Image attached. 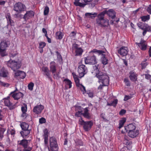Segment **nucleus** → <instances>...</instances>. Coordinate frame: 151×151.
Segmentation results:
<instances>
[{
	"instance_id": "nucleus-33",
	"label": "nucleus",
	"mask_w": 151,
	"mask_h": 151,
	"mask_svg": "<svg viewBox=\"0 0 151 151\" xmlns=\"http://www.w3.org/2000/svg\"><path fill=\"white\" fill-rule=\"evenodd\" d=\"M9 97H8L7 98L5 99L4 100V104L5 105L7 106H10L12 105V104L9 99Z\"/></svg>"
},
{
	"instance_id": "nucleus-39",
	"label": "nucleus",
	"mask_w": 151,
	"mask_h": 151,
	"mask_svg": "<svg viewBox=\"0 0 151 151\" xmlns=\"http://www.w3.org/2000/svg\"><path fill=\"white\" fill-rule=\"evenodd\" d=\"M118 103V100L117 99H115L110 103H108L107 105L108 106H115Z\"/></svg>"
},
{
	"instance_id": "nucleus-27",
	"label": "nucleus",
	"mask_w": 151,
	"mask_h": 151,
	"mask_svg": "<svg viewBox=\"0 0 151 151\" xmlns=\"http://www.w3.org/2000/svg\"><path fill=\"white\" fill-rule=\"evenodd\" d=\"M10 42L9 41H6V40L3 41L1 42L0 48L6 49V48L8 46Z\"/></svg>"
},
{
	"instance_id": "nucleus-42",
	"label": "nucleus",
	"mask_w": 151,
	"mask_h": 151,
	"mask_svg": "<svg viewBox=\"0 0 151 151\" xmlns=\"http://www.w3.org/2000/svg\"><path fill=\"white\" fill-rule=\"evenodd\" d=\"M7 135L8 136V135L10 134L13 137L14 136L15 134V131L14 129H11L10 130L9 129L7 130Z\"/></svg>"
},
{
	"instance_id": "nucleus-44",
	"label": "nucleus",
	"mask_w": 151,
	"mask_h": 151,
	"mask_svg": "<svg viewBox=\"0 0 151 151\" xmlns=\"http://www.w3.org/2000/svg\"><path fill=\"white\" fill-rule=\"evenodd\" d=\"M64 81L65 82V83L68 85L69 86V88H70L72 87V82L71 81L68 79H65L64 80Z\"/></svg>"
},
{
	"instance_id": "nucleus-34",
	"label": "nucleus",
	"mask_w": 151,
	"mask_h": 151,
	"mask_svg": "<svg viewBox=\"0 0 151 151\" xmlns=\"http://www.w3.org/2000/svg\"><path fill=\"white\" fill-rule=\"evenodd\" d=\"M73 74L76 86L77 87L81 84L79 82V80L76 75Z\"/></svg>"
},
{
	"instance_id": "nucleus-15",
	"label": "nucleus",
	"mask_w": 151,
	"mask_h": 151,
	"mask_svg": "<svg viewBox=\"0 0 151 151\" xmlns=\"http://www.w3.org/2000/svg\"><path fill=\"white\" fill-rule=\"evenodd\" d=\"M105 16L107 14V15L112 19L114 18L115 17V12L112 9H109L108 10H104L101 12Z\"/></svg>"
},
{
	"instance_id": "nucleus-11",
	"label": "nucleus",
	"mask_w": 151,
	"mask_h": 151,
	"mask_svg": "<svg viewBox=\"0 0 151 151\" xmlns=\"http://www.w3.org/2000/svg\"><path fill=\"white\" fill-rule=\"evenodd\" d=\"M88 71V70L85 65H81L79 66L78 69V72L79 74V77L81 78L86 74Z\"/></svg>"
},
{
	"instance_id": "nucleus-61",
	"label": "nucleus",
	"mask_w": 151,
	"mask_h": 151,
	"mask_svg": "<svg viewBox=\"0 0 151 151\" xmlns=\"http://www.w3.org/2000/svg\"><path fill=\"white\" fill-rule=\"evenodd\" d=\"M126 112V111L124 109H122L119 112V114L122 115L124 114Z\"/></svg>"
},
{
	"instance_id": "nucleus-5",
	"label": "nucleus",
	"mask_w": 151,
	"mask_h": 151,
	"mask_svg": "<svg viewBox=\"0 0 151 151\" xmlns=\"http://www.w3.org/2000/svg\"><path fill=\"white\" fill-rule=\"evenodd\" d=\"M79 123L83 126V129L86 131H89L93 125V123L92 121L86 122L83 120L81 118L79 119Z\"/></svg>"
},
{
	"instance_id": "nucleus-41",
	"label": "nucleus",
	"mask_w": 151,
	"mask_h": 151,
	"mask_svg": "<svg viewBox=\"0 0 151 151\" xmlns=\"http://www.w3.org/2000/svg\"><path fill=\"white\" fill-rule=\"evenodd\" d=\"M141 18L143 21L146 22L150 19V17L149 15H147V16H143Z\"/></svg>"
},
{
	"instance_id": "nucleus-4",
	"label": "nucleus",
	"mask_w": 151,
	"mask_h": 151,
	"mask_svg": "<svg viewBox=\"0 0 151 151\" xmlns=\"http://www.w3.org/2000/svg\"><path fill=\"white\" fill-rule=\"evenodd\" d=\"M92 52L97 53L99 55H101V60L102 63L104 65H105L108 63V59L106 56V52L104 51L100 50L93 49L91 52Z\"/></svg>"
},
{
	"instance_id": "nucleus-32",
	"label": "nucleus",
	"mask_w": 151,
	"mask_h": 151,
	"mask_svg": "<svg viewBox=\"0 0 151 151\" xmlns=\"http://www.w3.org/2000/svg\"><path fill=\"white\" fill-rule=\"evenodd\" d=\"M97 13H87L85 14V15L86 17L89 18H91L92 19L94 18L95 17L97 16Z\"/></svg>"
},
{
	"instance_id": "nucleus-18",
	"label": "nucleus",
	"mask_w": 151,
	"mask_h": 151,
	"mask_svg": "<svg viewBox=\"0 0 151 151\" xmlns=\"http://www.w3.org/2000/svg\"><path fill=\"white\" fill-rule=\"evenodd\" d=\"M83 109V108L81 106H76L75 107V116L77 117H80L82 115Z\"/></svg>"
},
{
	"instance_id": "nucleus-25",
	"label": "nucleus",
	"mask_w": 151,
	"mask_h": 151,
	"mask_svg": "<svg viewBox=\"0 0 151 151\" xmlns=\"http://www.w3.org/2000/svg\"><path fill=\"white\" fill-rule=\"evenodd\" d=\"M8 75V71L4 68L3 67L1 70L0 76L3 77H6Z\"/></svg>"
},
{
	"instance_id": "nucleus-49",
	"label": "nucleus",
	"mask_w": 151,
	"mask_h": 151,
	"mask_svg": "<svg viewBox=\"0 0 151 151\" xmlns=\"http://www.w3.org/2000/svg\"><path fill=\"white\" fill-rule=\"evenodd\" d=\"M145 76V78L147 80H150L151 79V75L148 74H145L143 75Z\"/></svg>"
},
{
	"instance_id": "nucleus-1",
	"label": "nucleus",
	"mask_w": 151,
	"mask_h": 151,
	"mask_svg": "<svg viewBox=\"0 0 151 151\" xmlns=\"http://www.w3.org/2000/svg\"><path fill=\"white\" fill-rule=\"evenodd\" d=\"M96 22L98 26L101 27H108L109 25V20L104 18V15L101 12L98 15Z\"/></svg>"
},
{
	"instance_id": "nucleus-20",
	"label": "nucleus",
	"mask_w": 151,
	"mask_h": 151,
	"mask_svg": "<svg viewBox=\"0 0 151 151\" xmlns=\"http://www.w3.org/2000/svg\"><path fill=\"white\" fill-rule=\"evenodd\" d=\"M44 109V106L41 105H37L35 106L33 109L34 112L37 114L41 113Z\"/></svg>"
},
{
	"instance_id": "nucleus-35",
	"label": "nucleus",
	"mask_w": 151,
	"mask_h": 151,
	"mask_svg": "<svg viewBox=\"0 0 151 151\" xmlns=\"http://www.w3.org/2000/svg\"><path fill=\"white\" fill-rule=\"evenodd\" d=\"M83 52V50L81 48H78L76 50V55H82Z\"/></svg>"
},
{
	"instance_id": "nucleus-23",
	"label": "nucleus",
	"mask_w": 151,
	"mask_h": 151,
	"mask_svg": "<svg viewBox=\"0 0 151 151\" xmlns=\"http://www.w3.org/2000/svg\"><path fill=\"white\" fill-rule=\"evenodd\" d=\"M125 130L127 132L133 131L136 129L135 125L132 124H130L124 127Z\"/></svg>"
},
{
	"instance_id": "nucleus-59",
	"label": "nucleus",
	"mask_w": 151,
	"mask_h": 151,
	"mask_svg": "<svg viewBox=\"0 0 151 151\" xmlns=\"http://www.w3.org/2000/svg\"><path fill=\"white\" fill-rule=\"evenodd\" d=\"M132 97L131 96H125L124 97V101H127L128 99H131Z\"/></svg>"
},
{
	"instance_id": "nucleus-57",
	"label": "nucleus",
	"mask_w": 151,
	"mask_h": 151,
	"mask_svg": "<svg viewBox=\"0 0 151 151\" xmlns=\"http://www.w3.org/2000/svg\"><path fill=\"white\" fill-rule=\"evenodd\" d=\"M124 144L126 145H129L132 144V142L127 139H125L124 141Z\"/></svg>"
},
{
	"instance_id": "nucleus-6",
	"label": "nucleus",
	"mask_w": 151,
	"mask_h": 151,
	"mask_svg": "<svg viewBox=\"0 0 151 151\" xmlns=\"http://www.w3.org/2000/svg\"><path fill=\"white\" fill-rule=\"evenodd\" d=\"M57 65L54 61L51 62L50 63V71L53 74L54 78L58 79L59 78V72L55 73L57 70Z\"/></svg>"
},
{
	"instance_id": "nucleus-48",
	"label": "nucleus",
	"mask_w": 151,
	"mask_h": 151,
	"mask_svg": "<svg viewBox=\"0 0 151 151\" xmlns=\"http://www.w3.org/2000/svg\"><path fill=\"white\" fill-rule=\"evenodd\" d=\"M49 12V8L48 6H46L44 9V14L45 15H47L48 14Z\"/></svg>"
},
{
	"instance_id": "nucleus-29",
	"label": "nucleus",
	"mask_w": 151,
	"mask_h": 151,
	"mask_svg": "<svg viewBox=\"0 0 151 151\" xmlns=\"http://www.w3.org/2000/svg\"><path fill=\"white\" fill-rule=\"evenodd\" d=\"M19 144L22 145L24 148L27 147L28 146V140L26 139H23L21 141H18Z\"/></svg>"
},
{
	"instance_id": "nucleus-63",
	"label": "nucleus",
	"mask_w": 151,
	"mask_h": 151,
	"mask_svg": "<svg viewBox=\"0 0 151 151\" xmlns=\"http://www.w3.org/2000/svg\"><path fill=\"white\" fill-rule=\"evenodd\" d=\"M147 10L149 13L151 14V5L150 6L147 8Z\"/></svg>"
},
{
	"instance_id": "nucleus-45",
	"label": "nucleus",
	"mask_w": 151,
	"mask_h": 151,
	"mask_svg": "<svg viewBox=\"0 0 151 151\" xmlns=\"http://www.w3.org/2000/svg\"><path fill=\"white\" fill-rule=\"evenodd\" d=\"M56 54L57 55V59L60 62H62L63 59L62 56L60 53L58 51L56 52Z\"/></svg>"
},
{
	"instance_id": "nucleus-10",
	"label": "nucleus",
	"mask_w": 151,
	"mask_h": 151,
	"mask_svg": "<svg viewBox=\"0 0 151 151\" xmlns=\"http://www.w3.org/2000/svg\"><path fill=\"white\" fill-rule=\"evenodd\" d=\"M50 149L52 151L58 150V145L56 139L54 137H51L50 139Z\"/></svg>"
},
{
	"instance_id": "nucleus-62",
	"label": "nucleus",
	"mask_w": 151,
	"mask_h": 151,
	"mask_svg": "<svg viewBox=\"0 0 151 151\" xmlns=\"http://www.w3.org/2000/svg\"><path fill=\"white\" fill-rule=\"evenodd\" d=\"M105 86L104 85V84H100L99 86L98 87V89L99 90H101L102 89L103 87L104 86Z\"/></svg>"
},
{
	"instance_id": "nucleus-64",
	"label": "nucleus",
	"mask_w": 151,
	"mask_h": 151,
	"mask_svg": "<svg viewBox=\"0 0 151 151\" xmlns=\"http://www.w3.org/2000/svg\"><path fill=\"white\" fill-rule=\"evenodd\" d=\"M78 45L77 44L74 43L73 45L72 48L73 49H76L77 48H78Z\"/></svg>"
},
{
	"instance_id": "nucleus-52",
	"label": "nucleus",
	"mask_w": 151,
	"mask_h": 151,
	"mask_svg": "<svg viewBox=\"0 0 151 151\" xmlns=\"http://www.w3.org/2000/svg\"><path fill=\"white\" fill-rule=\"evenodd\" d=\"M87 93L88 94V96L92 98L93 97V93L92 91H87Z\"/></svg>"
},
{
	"instance_id": "nucleus-8",
	"label": "nucleus",
	"mask_w": 151,
	"mask_h": 151,
	"mask_svg": "<svg viewBox=\"0 0 151 151\" xmlns=\"http://www.w3.org/2000/svg\"><path fill=\"white\" fill-rule=\"evenodd\" d=\"M26 9L25 5L20 2L16 3L14 5V10L18 13H21Z\"/></svg>"
},
{
	"instance_id": "nucleus-22",
	"label": "nucleus",
	"mask_w": 151,
	"mask_h": 151,
	"mask_svg": "<svg viewBox=\"0 0 151 151\" xmlns=\"http://www.w3.org/2000/svg\"><path fill=\"white\" fill-rule=\"evenodd\" d=\"M84 112H82V115L85 118L88 119H90L91 117L90 114L88 112V108L86 107L83 109Z\"/></svg>"
},
{
	"instance_id": "nucleus-30",
	"label": "nucleus",
	"mask_w": 151,
	"mask_h": 151,
	"mask_svg": "<svg viewBox=\"0 0 151 151\" xmlns=\"http://www.w3.org/2000/svg\"><path fill=\"white\" fill-rule=\"evenodd\" d=\"M6 18L7 20L8 23L11 25H13V22L11 19V17L9 13H7L6 15Z\"/></svg>"
},
{
	"instance_id": "nucleus-19",
	"label": "nucleus",
	"mask_w": 151,
	"mask_h": 151,
	"mask_svg": "<svg viewBox=\"0 0 151 151\" xmlns=\"http://www.w3.org/2000/svg\"><path fill=\"white\" fill-rule=\"evenodd\" d=\"M135 43L141 50H146L147 44L144 40H142L140 43L136 42Z\"/></svg>"
},
{
	"instance_id": "nucleus-58",
	"label": "nucleus",
	"mask_w": 151,
	"mask_h": 151,
	"mask_svg": "<svg viewBox=\"0 0 151 151\" xmlns=\"http://www.w3.org/2000/svg\"><path fill=\"white\" fill-rule=\"evenodd\" d=\"M0 85H2V86H6V87H8L9 86V84H8L7 83H5L1 81L0 80Z\"/></svg>"
},
{
	"instance_id": "nucleus-43",
	"label": "nucleus",
	"mask_w": 151,
	"mask_h": 151,
	"mask_svg": "<svg viewBox=\"0 0 151 151\" xmlns=\"http://www.w3.org/2000/svg\"><path fill=\"white\" fill-rule=\"evenodd\" d=\"M6 131V129L0 128V139H2L4 137V132Z\"/></svg>"
},
{
	"instance_id": "nucleus-56",
	"label": "nucleus",
	"mask_w": 151,
	"mask_h": 151,
	"mask_svg": "<svg viewBox=\"0 0 151 151\" xmlns=\"http://www.w3.org/2000/svg\"><path fill=\"white\" fill-rule=\"evenodd\" d=\"M124 82L125 83L126 85L127 86H129L130 85V83L129 81L127 79H124Z\"/></svg>"
},
{
	"instance_id": "nucleus-9",
	"label": "nucleus",
	"mask_w": 151,
	"mask_h": 151,
	"mask_svg": "<svg viewBox=\"0 0 151 151\" xmlns=\"http://www.w3.org/2000/svg\"><path fill=\"white\" fill-rule=\"evenodd\" d=\"M84 60L86 64H94L97 63L96 57L93 54H91L87 57L84 58Z\"/></svg>"
},
{
	"instance_id": "nucleus-60",
	"label": "nucleus",
	"mask_w": 151,
	"mask_h": 151,
	"mask_svg": "<svg viewBox=\"0 0 151 151\" xmlns=\"http://www.w3.org/2000/svg\"><path fill=\"white\" fill-rule=\"evenodd\" d=\"M141 65L142 66V68L144 69L146 67V66L147 65V64L146 62H142L141 63Z\"/></svg>"
},
{
	"instance_id": "nucleus-17",
	"label": "nucleus",
	"mask_w": 151,
	"mask_h": 151,
	"mask_svg": "<svg viewBox=\"0 0 151 151\" xmlns=\"http://www.w3.org/2000/svg\"><path fill=\"white\" fill-rule=\"evenodd\" d=\"M26 76L25 72L21 71H17L15 73L14 77L16 78H20L23 79Z\"/></svg>"
},
{
	"instance_id": "nucleus-31",
	"label": "nucleus",
	"mask_w": 151,
	"mask_h": 151,
	"mask_svg": "<svg viewBox=\"0 0 151 151\" xmlns=\"http://www.w3.org/2000/svg\"><path fill=\"white\" fill-rule=\"evenodd\" d=\"M63 36V34L61 31L57 32L56 33V38L57 39L61 40Z\"/></svg>"
},
{
	"instance_id": "nucleus-55",
	"label": "nucleus",
	"mask_w": 151,
	"mask_h": 151,
	"mask_svg": "<svg viewBox=\"0 0 151 151\" xmlns=\"http://www.w3.org/2000/svg\"><path fill=\"white\" fill-rule=\"evenodd\" d=\"M45 45L46 44L45 42H41L39 44L40 47L43 48L45 46Z\"/></svg>"
},
{
	"instance_id": "nucleus-47",
	"label": "nucleus",
	"mask_w": 151,
	"mask_h": 151,
	"mask_svg": "<svg viewBox=\"0 0 151 151\" xmlns=\"http://www.w3.org/2000/svg\"><path fill=\"white\" fill-rule=\"evenodd\" d=\"M34 86V84L32 82L30 83L28 85V88L29 90L32 91L33 89V87Z\"/></svg>"
},
{
	"instance_id": "nucleus-12",
	"label": "nucleus",
	"mask_w": 151,
	"mask_h": 151,
	"mask_svg": "<svg viewBox=\"0 0 151 151\" xmlns=\"http://www.w3.org/2000/svg\"><path fill=\"white\" fill-rule=\"evenodd\" d=\"M138 27L144 31L142 33L143 36H145L147 32H151V27L147 24H144L139 23L138 24Z\"/></svg>"
},
{
	"instance_id": "nucleus-21",
	"label": "nucleus",
	"mask_w": 151,
	"mask_h": 151,
	"mask_svg": "<svg viewBox=\"0 0 151 151\" xmlns=\"http://www.w3.org/2000/svg\"><path fill=\"white\" fill-rule=\"evenodd\" d=\"M43 74L49 79L51 78V72L47 67H43L42 68Z\"/></svg>"
},
{
	"instance_id": "nucleus-7",
	"label": "nucleus",
	"mask_w": 151,
	"mask_h": 151,
	"mask_svg": "<svg viewBox=\"0 0 151 151\" xmlns=\"http://www.w3.org/2000/svg\"><path fill=\"white\" fill-rule=\"evenodd\" d=\"M20 126L23 131L21 132L20 133L22 136L24 138L30 132V130L28 129L29 125L27 123L23 122L21 124Z\"/></svg>"
},
{
	"instance_id": "nucleus-36",
	"label": "nucleus",
	"mask_w": 151,
	"mask_h": 151,
	"mask_svg": "<svg viewBox=\"0 0 151 151\" xmlns=\"http://www.w3.org/2000/svg\"><path fill=\"white\" fill-rule=\"evenodd\" d=\"M6 49L0 48V55L2 57H4L6 55Z\"/></svg>"
},
{
	"instance_id": "nucleus-16",
	"label": "nucleus",
	"mask_w": 151,
	"mask_h": 151,
	"mask_svg": "<svg viewBox=\"0 0 151 151\" xmlns=\"http://www.w3.org/2000/svg\"><path fill=\"white\" fill-rule=\"evenodd\" d=\"M128 49L127 47H121L118 51V53L122 56H126L128 53Z\"/></svg>"
},
{
	"instance_id": "nucleus-26",
	"label": "nucleus",
	"mask_w": 151,
	"mask_h": 151,
	"mask_svg": "<svg viewBox=\"0 0 151 151\" xmlns=\"http://www.w3.org/2000/svg\"><path fill=\"white\" fill-rule=\"evenodd\" d=\"M34 15V13L33 11H28L26 12L24 14L23 18L25 20L28 19L29 18L33 16Z\"/></svg>"
},
{
	"instance_id": "nucleus-28",
	"label": "nucleus",
	"mask_w": 151,
	"mask_h": 151,
	"mask_svg": "<svg viewBox=\"0 0 151 151\" xmlns=\"http://www.w3.org/2000/svg\"><path fill=\"white\" fill-rule=\"evenodd\" d=\"M129 77L132 81H135L137 79V74L133 71H131L129 73Z\"/></svg>"
},
{
	"instance_id": "nucleus-3",
	"label": "nucleus",
	"mask_w": 151,
	"mask_h": 151,
	"mask_svg": "<svg viewBox=\"0 0 151 151\" xmlns=\"http://www.w3.org/2000/svg\"><path fill=\"white\" fill-rule=\"evenodd\" d=\"M6 64L8 67L10 68L12 70L15 72L21 66V62L20 61H15L11 59L7 62Z\"/></svg>"
},
{
	"instance_id": "nucleus-53",
	"label": "nucleus",
	"mask_w": 151,
	"mask_h": 151,
	"mask_svg": "<svg viewBox=\"0 0 151 151\" xmlns=\"http://www.w3.org/2000/svg\"><path fill=\"white\" fill-rule=\"evenodd\" d=\"M105 114L104 113H102L100 114L101 117L103 119V120L105 122H107L108 120L104 117Z\"/></svg>"
},
{
	"instance_id": "nucleus-38",
	"label": "nucleus",
	"mask_w": 151,
	"mask_h": 151,
	"mask_svg": "<svg viewBox=\"0 0 151 151\" xmlns=\"http://www.w3.org/2000/svg\"><path fill=\"white\" fill-rule=\"evenodd\" d=\"M78 88L81 89V91L83 92V94H85L86 92V91L85 87L83 86L82 84H81L79 86H77Z\"/></svg>"
},
{
	"instance_id": "nucleus-13",
	"label": "nucleus",
	"mask_w": 151,
	"mask_h": 151,
	"mask_svg": "<svg viewBox=\"0 0 151 151\" xmlns=\"http://www.w3.org/2000/svg\"><path fill=\"white\" fill-rule=\"evenodd\" d=\"M92 0H74L73 2L74 5L76 6L82 7H84L86 5L87 2H90Z\"/></svg>"
},
{
	"instance_id": "nucleus-2",
	"label": "nucleus",
	"mask_w": 151,
	"mask_h": 151,
	"mask_svg": "<svg viewBox=\"0 0 151 151\" xmlns=\"http://www.w3.org/2000/svg\"><path fill=\"white\" fill-rule=\"evenodd\" d=\"M95 76L98 79V82L99 83H101L105 86L109 85V78L105 73L100 72L97 73Z\"/></svg>"
},
{
	"instance_id": "nucleus-40",
	"label": "nucleus",
	"mask_w": 151,
	"mask_h": 151,
	"mask_svg": "<svg viewBox=\"0 0 151 151\" xmlns=\"http://www.w3.org/2000/svg\"><path fill=\"white\" fill-rule=\"evenodd\" d=\"M126 122V119L125 118H123L119 121V129L121 128L123 126L124 123Z\"/></svg>"
},
{
	"instance_id": "nucleus-51",
	"label": "nucleus",
	"mask_w": 151,
	"mask_h": 151,
	"mask_svg": "<svg viewBox=\"0 0 151 151\" xmlns=\"http://www.w3.org/2000/svg\"><path fill=\"white\" fill-rule=\"evenodd\" d=\"M44 138H48V132L47 129L45 130L43 135Z\"/></svg>"
},
{
	"instance_id": "nucleus-37",
	"label": "nucleus",
	"mask_w": 151,
	"mask_h": 151,
	"mask_svg": "<svg viewBox=\"0 0 151 151\" xmlns=\"http://www.w3.org/2000/svg\"><path fill=\"white\" fill-rule=\"evenodd\" d=\"M98 67V65L93 66V71L92 72V73H95L96 75L97 73H98L101 72L99 71Z\"/></svg>"
},
{
	"instance_id": "nucleus-46",
	"label": "nucleus",
	"mask_w": 151,
	"mask_h": 151,
	"mask_svg": "<svg viewBox=\"0 0 151 151\" xmlns=\"http://www.w3.org/2000/svg\"><path fill=\"white\" fill-rule=\"evenodd\" d=\"M27 105L26 104H24L23 106L21 107V110L22 112H26L27 111Z\"/></svg>"
},
{
	"instance_id": "nucleus-24",
	"label": "nucleus",
	"mask_w": 151,
	"mask_h": 151,
	"mask_svg": "<svg viewBox=\"0 0 151 151\" xmlns=\"http://www.w3.org/2000/svg\"><path fill=\"white\" fill-rule=\"evenodd\" d=\"M139 134V130L136 129L133 131L128 132V135L130 137L132 138L136 137Z\"/></svg>"
},
{
	"instance_id": "nucleus-50",
	"label": "nucleus",
	"mask_w": 151,
	"mask_h": 151,
	"mask_svg": "<svg viewBox=\"0 0 151 151\" xmlns=\"http://www.w3.org/2000/svg\"><path fill=\"white\" fill-rule=\"evenodd\" d=\"M76 35V32L75 31H73L70 33L69 36L71 38H73L75 37Z\"/></svg>"
},
{
	"instance_id": "nucleus-14",
	"label": "nucleus",
	"mask_w": 151,
	"mask_h": 151,
	"mask_svg": "<svg viewBox=\"0 0 151 151\" xmlns=\"http://www.w3.org/2000/svg\"><path fill=\"white\" fill-rule=\"evenodd\" d=\"M17 90V89L16 88V90L10 93L11 95L15 100H18L23 96V94L22 93L16 92V90Z\"/></svg>"
},
{
	"instance_id": "nucleus-54",
	"label": "nucleus",
	"mask_w": 151,
	"mask_h": 151,
	"mask_svg": "<svg viewBox=\"0 0 151 151\" xmlns=\"http://www.w3.org/2000/svg\"><path fill=\"white\" fill-rule=\"evenodd\" d=\"M46 122V120L45 118L42 117L39 119V123L40 124H43Z\"/></svg>"
}]
</instances>
